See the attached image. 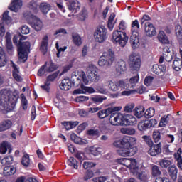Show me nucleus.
<instances>
[{
  "instance_id": "de8ad7c7",
  "label": "nucleus",
  "mask_w": 182,
  "mask_h": 182,
  "mask_svg": "<svg viewBox=\"0 0 182 182\" xmlns=\"http://www.w3.org/2000/svg\"><path fill=\"white\" fill-rule=\"evenodd\" d=\"M21 105L23 110H26L28 109V100H26V97L25 95L21 94Z\"/></svg>"
},
{
  "instance_id": "e433bc0d",
  "label": "nucleus",
  "mask_w": 182,
  "mask_h": 182,
  "mask_svg": "<svg viewBox=\"0 0 182 182\" xmlns=\"http://www.w3.org/2000/svg\"><path fill=\"white\" fill-rule=\"evenodd\" d=\"M175 159H176L177 162H178V167L181 170H182V157H181V149H179L178 150L177 154H175Z\"/></svg>"
},
{
  "instance_id": "680f3d73",
  "label": "nucleus",
  "mask_w": 182,
  "mask_h": 182,
  "mask_svg": "<svg viewBox=\"0 0 182 182\" xmlns=\"http://www.w3.org/2000/svg\"><path fill=\"white\" fill-rule=\"evenodd\" d=\"M87 134H89V136H92L93 137H99V130L90 129L87 131Z\"/></svg>"
},
{
  "instance_id": "8fccbe9b",
  "label": "nucleus",
  "mask_w": 182,
  "mask_h": 182,
  "mask_svg": "<svg viewBox=\"0 0 182 182\" xmlns=\"http://www.w3.org/2000/svg\"><path fill=\"white\" fill-rule=\"evenodd\" d=\"M58 76H59V71H56L54 73L48 75L46 78V82H49V83H50V82H53L55 79L58 77Z\"/></svg>"
},
{
  "instance_id": "39448f33",
  "label": "nucleus",
  "mask_w": 182,
  "mask_h": 182,
  "mask_svg": "<svg viewBox=\"0 0 182 182\" xmlns=\"http://www.w3.org/2000/svg\"><path fill=\"white\" fill-rule=\"evenodd\" d=\"M116 57L114 56V52L111 50H108V53H104L98 60L99 66H104V68H110L113 65Z\"/></svg>"
},
{
  "instance_id": "58836bf2",
  "label": "nucleus",
  "mask_w": 182,
  "mask_h": 182,
  "mask_svg": "<svg viewBox=\"0 0 182 182\" xmlns=\"http://www.w3.org/2000/svg\"><path fill=\"white\" fill-rule=\"evenodd\" d=\"M170 114L164 115L163 117L161 118L160 122H159V127H164L168 123V120H170L169 118Z\"/></svg>"
},
{
  "instance_id": "9d476101",
  "label": "nucleus",
  "mask_w": 182,
  "mask_h": 182,
  "mask_svg": "<svg viewBox=\"0 0 182 182\" xmlns=\"http://www.w3.org/2000/svg\"><path fill=\"white\" fill-rule=\"evenodd\" d=\"M120 110H122V107H112L107 108V109L100 110L97 114L98 117L100 119H105L111 114L109 119H112V116L117 113V112H120Z\"/></svg>"
},
{
  "instance_id": "c9c22d12",
  "label": "nucleus",
  "mask_w": 182,
  "mask_h": 182,
  "mask_svg": "<svg viewBox=\"0 0 182 182\" xmlns=\"http://www.w3.org/2000/svg\"><path fill=\"white\" fill-rule=\"evenodd\" d=\"M40 9L43 14H48L50 11V4L46 2H43L40 4Z\"/></svg>"
},
{
  "instance_id": "4be33fe9",
  "label": "nucleus",
  "mask_w": 182,
  "mask_h": 182,
  "mask_svg": "<svg viewBox=\"0 0 182 182\" xmlns=\"http://www.w3.org/2000/svg\"><path fill=\"white\" fill-rule=\"evenodd\" d=\"M22 5L23 3L21 0H13L9 9L10 11H13V12H18V11L22 8Z\"/></svg>"
},
{
  "instance_id": "72a5a7b5",
  "label": "nucleus",
  "mask_w": 182,
  "mask_h": 182,
  "mask_svg": "<svg viewBox=\"0 0 182 182\" xmlns=\"http://www.w3.org/2000/svg\"><path fill=\"white\" fill-rule=\"evenodd\" d=\"M161 130L163 129L154 131L152 136H153L154 143H159L160 140H161V136H163V133H161Z\"/></svg>"
},
{
  "instance_id": "c756f323",
  "label": "nucleus",
  "mask_w": 182,
  "mask_h": 182,
  "mask_svg": "<svg viewBox=\"0 0 182 182\" xmlns=\"http://www.w3.org/2000/svg\"><path fill=\"white\" fill-rule=\"evenodd\" d=\"M168 171L169 176L172 178V180H176L177 179V173H178V171L177 169V166H170L168 168Z\"/></svg>"
},
{
  "instance_id": "69168bd1",
  "label": "nucleus",
  "mask_w": 182,
  "mask_h": 182,
  "mask_svg": "<svg viewBox=\"0 0 182 182\" xmlns=\"http://www.w3.org/2000/svg\"><path fill=\"white\" fill-rule=\"evenodd\" d=\"M102 129L104 133H112V125L110 124L103 126Z\"/></svg>"
},
{
  "instance_id": "864d4df0",
  "label": "nucleus",
  "mask_w": 182,
  "mask_h": 182,
  "mask_svg": "<svg viewBox=\"0 0 182 182\" xmlns=\"http://www.w3.org/2000/svg\"><path fill=\"white\" fill-rule=\"evenodd\" d=\"M139 29H140V24L139 23V21L135 20V21H132V33L137 32V31H139Z\"/></svg>"
},
{
  "instance_id": "412c9836",
  "label": "nucleus",
  "mask_w": 182,
  "mask_h": 182,
  "mask_svg": "<svg viewBox=\"0 0 182 182\" xmlns=\"http://www.w3.org/2000/svg\"><path fill=\"white\" fill-rule=\"evenodd\" d=\"M139 75L136 76H134L131 77L129 80V83H127V81H124V86H127L126 89H129V87H134L139 83Z\"/></svg>"
},
{
  "instance_id": "423d86ee",
  "label": "nucleus",
  "mask_w": 182,
  "mask_h": 182,
  "mask_svg": "<svg viewBox=\"0 0 182 182\" xmlns=\"http://www.w3.org/2000/svg\"><path fill=\"white\" fill-rule=\"evenodd\" d=\"M129 41V37L126 35L124 31L117 30L112 33V42L113 43H119L120 46L124 48Z\"/></svg>"
},
{
  "instance_id": "c03bdc74",
  "label": "nucleus",
  "mask_w": 182,
  "mask_h": 182,
  "mask_svg": "<svg viewBox=\"0 0 182 182\" xmlns=\"http://www.w3.org/2000/svg\"><path fill=\"white\" fill-rule=\"evenodd\" d=\"M29 163H31L29 155L26 154L23 156L21 164L24 167H28V166H29Z\"/></svg>"
},
{
  "instance_id": "e2e57ef3",
  "label": "nucleus",
  "mask_w": 182,
  "mask_h": 182,
  "mask_svg": "<svg viewBox=\"0 0 182 182\" xmlns=\"http://www.w3.org/2000/svg\"><path fill=\"white\" fill-rule=\"evenodd\" d=\"M41 87L43 90L49 93V90H50V82L46 81L45 85H41Z\"/></svg>"
},
{
  "instance_id": "774afa93",
  "label": "nucleus",
  "mask_w": 182,
  "mask_h": 182,
  "mask_svg": "<svg viewBox=\"0 0 182 182\" xmlns=\"http://www.w3.org/2000/svg\"><path fill=\"white\" fill-rule=\"evenodd\" d=\"M79 17L81 21H85L87 18V11L82 10L79 14Z\"/></svg>"
},
{
  "instance_id": "a19ab883",
  "label": "nucleus",
  "mask_w": 182,
  "mask_h": 182,
  "mask_svg": "<svg viewBox=\"0 0 182 182\" xmlns=\"http://www.w3.org/2000/svg\"><path fill=\"white\" fill-rule=\"evenodd\" d=\"M159 164L162 168H167L168 166L171 165V161L167 159H161Z\"/></svg>"
},
{
  "instance_id": "49530a36",
  "label": "nucleus",
  "mask_w": 182,
  "mask_h": 182,
  "mask_svg": "<svg viewBox=\"0 0 182 182\" xmlns=\"http://www.w3.org/2000/svg\"><path fill=\"white\" fill-rule=\"evenodd\" d=\"M56 69H58V65H56L55 63L51 61L48 67L47 68V69H46V72H48L50 73L51 72H55Z\"/></svg>"
},
{
  "instance_id": "aec40b11",
  "label": "nucleus",
  "mask_w": 182,
  "mask_h": 182,
  "mask_svg": "<svg viewBox=\"0 0 182 182\" xmlns=\"http://www.w3.org/2000/svg\"><path fill=\"white\" fill-rule=\"evenodd\" d=\"M6 48L7 49L8 53L12 55L14 52V46L12 45V37H11V33H6Z\"/></svg>"
},
{
  "instance_id": "dca6fc26",
  "label": "nucleus",
  "mask_w": 182,
  "mask_h": 182,
  "mask_svg": "<svg viewBox=\"0 0 182 182\" xmlns=\"http://www.w3.org/2000/svg\"><path fill=\"white\" fill-rule=\"evenodd\" d=\"M145 33L146 36H149V38H151L153 36H156L157 35V31H156V27L153 25V23L150 22H146L145 23Z\"/></svg>"
},
{
  "instance_id": "f257e3e1",
  "label": "nucleus",
  "mask_w": 182,
  "mask_h": 182,
  "mask_svg": "<svg viewBox=\"0 0 182 182\" xmlns=\"http://www.w3.org/2000/svg\"><path fill=\"white\" fill-rule=\"evenodd\" d=\"M18 102V95L8 90L4 89L0 90V106L1 109L6 112H12L16 106Z\"/></svg>"
},
{
  "instance_id": "393cba45",
  "label": "nucleus",
  "mask_w": 182,
  "mask_h": 182,
  "mask_svg": "<svg viewBox=\"0 0 182 182\" xmlns=\"http://www.w3.org/2000/svg\"><path fill=\"white\" fill-rule=\"evenodd\" d=\"M12 127V121L9 119H6L0 122V132H5Z\"/></svg>"
},
{
  "instance_id": "a211bd4d",
  "label": "nucleus",
  "mask_w": 182,
  "mask_h": 182,
  "mask_svg": "<svg viewBox=\"0 0 182 182\" xmlns=\"http://www.w3.org/2000/svg\"><path fill=\"white\" fill-rule=\"evenodd\" d=\"M116 72L118 75H123L126 70H127V68L126 67V62L123 60H119L117 61L116 64Z\"/></svg>"
},
{
  "instance_id": "09e8293b",
  "label": "nucleus",
  "mask_w": 182,
  "mask_h": 182,
  "mask_svg": "<svg viewBox=\"0 0 182 182\" xmlns=\"http://www.w3.org/2000/svg\"><path fill=\"white\" fill-rule=\"evenodd\" d=\"M68 165L70 166V167H73V168H75V170H77V161L73 157H70L68 159Z\"/></svg>"
},
{
  "instance_id": "ddd939ff",
  "label": "nucleus",
  "mask_w": 182,
  "mask_h": 182,
  "mask_svg": "<svg viewBox=\"0 0 182 182\" xmlns=\"http://www.w3.org/2000/svg\"><path fill=\"white\" fill-rule=\"evenodd\" d=\"M157 124V120L151 119L150 120H146L139 122L138 129L140 132H145L151 127H154Z\"/></svg>"
},
{
  "instance_id": "5701e85b",
  "label": "nucleus",
  "mask_w": 182,
  "mask_h": 182,
  "mask_svg": "<svg viewBox=\"0 0 182 182\" xmlns=\"http://www.w3.org/2000/svg\"><path fill=\"white\" fill-rule=\"evenodd\" d=\"M158 39L161 43L163 45H168L170 43V41L168 40V37L166 35L164 31H161L158 34Z\"/></svg>"
},
{
  "instance_id": "0eeeda50",
  "label": "nucleus",
  "mask_w": 182,
  "mask_h": 182,
  "mask_svg": "<svg viewBox=\"0 0 182 182\" xmlns=\"http://www.w3.org/2000/svg\"><path fill=\"white\" fill-rule=\"evenodd\" d=\"M129 41V37L126 35L124 31L117 30L112 33V42L113 43H119L120 46L124 48Z\"/></svg>"
},
{
  "instance_id": "f3484780",
  "label": "nucleus",
  "mask_w": 182,
  "mask_h": 182,
  "mask_svg": "<svg viewBox=\"0 0 182 182\" xmlns=\"http://www.w3.org/2000/svg\"><path fill=\"white\" fill-rule=\"evenodd\" d=\"M69 11L76 14L78 11H80V3L77 0H71L68 4Z\"/></svg>"
},
{
  "instance_id": "052dcab7",
  "label": "nucleus",
  "mask_w": 182,
  "mask_h": 182,
  "mask_svg": "<svg viewBox=\"0 0 182 182\" xmlns=\"http://www.w3.org/2000/svg\"><path fill=\"white\" fill-rule=\"evenodd\" d=\"M46 65H48V63H46L38 71V76H43L46 72Z\"/></svg>"
},
{
  "instance_id": "13d9d810",
  "label": "nucleus",
  "mask_w": 182,
  "mask_h": 182,
  "mask_svg": "<svg viewBox=\"0 0 182 182\" xmlns=\"http://www.w3.org/2000/svg\"><path fill=\"white\" fill-rule=\"evenodd\" d=\"M142 139H144L145 143H146V144H148V146L149 147L154 146L153 145V140H151V137L144 135V136H142Z\"/></svg>"
},
{
  "instance_id": "20e7f679",
  "label": "nucleus",
  "mask_w": 182,
  "mask_h": 182,
  "mask_svg": "<svg viewBox=\"0 0 182 182\" xmlns=\"http://www.w3.org/2000/svg\"><path fill=\"white\" fill-rule=\"evenodd\" d=\"M21 36L19 40V43L18 45V59L20 60H22V62H26L28 60V50H29V48H31V43L26 41V42H22V41L26 39V36Z\"/></svg>"
},
{
  "instance_id": "1a4fd4ad",
  "label": "nucleus",
  "mask_w": 182,
  "mask_h": 182,
  "mask_svg": "<svg viewBox=\"0 0 182 182\" xmlns=\"http://www.w3.org/2000/svg\"><path fill=\"white\" fill-rule=\"evenodd\" d=\"M128 65L131 70H140L141 66V59L139 55L132 53L129 56Z\"/></svg>"
},
{
  "instance_id": "5fc2aeb1",
  "label": "nucleus",
  "mask_w": 182,
  "mask_h": 182,
  "mask_svg": "<svg viewBox=\"0 0 182 182\" xmlns=\"http://www.w3.org/2000/svg\"><path fill=\"white\" fill-rule=\"evenodd\" d=\"M175 31H176V34L177 38H178L179 39H181V38H182L181 26H180V24H177L175 27Z\"/></svg>"
},
{
  "instance_id": "bb28decb",
  "label": "nucleus",
  "mask_w": 182,
  "mask_h": 182,
  "mask_svg": "<svg viewBox=\"0 0 182 182\" xmlns=\"http://www.w3.org/2000/svg\"><path fill=\"white\" fill-rule=\"evenodd\" d=\"M31 26L35 29V31H39L43 28V23L39 18H34L33 22L31 23Z\"/></svg>"
},
{
  "instance_id": "338daca9",
  "label": "nucleus",
  "mask_w": 182,
  "mask_h": 182,
  "mask_svg": "<svg viewBox=\"0 0 182 182\" xmlns=\"http://www.w3.org/2000/svg\"><path fill=\"white\" fill-rule=\"evenodd\" d=\"M95 166H96V164L93 162L85 161L83 164V168L87 170L88 168H92V167H95Z\"/></svg>"
},
{
  "instance_id": "4d7b16f0",
  "label": "nucleus",
  "mask_w": 182,
  "mask_h": 182,
  "mask_svg": "<svg viewBox=\"0 0 182 182\" xmlns=\"http://www.w3.org/2000/svg\"><path fill=\"white\" fill-rule=\"evenodd\" d=\"M90 151L93 156H99L100 154V148L92 146L90 149Z\"/></svg>"
},
{
  "instance_id": "7c9ffc66",
  "label": "nucleus",
  "mask_w": 182,
  "mask_h": 182,
  "mask_svg": "<svg viewBox=\"0 0 182 182\" xmlns=\"http://www.w3.org/2000/svg\"><path fill=\"white\" fill-rule=\"evenodd\" d=\"M132 173L134 174V176H136V177H137V178L140 180V181L147 182V175H146V173L143 172L140 173L139 172V170L134 171Z\"/></svg>"
},
{
  "instance_id": "b1692460",
  "label": "nucleus",
  "mask_w": 182,
  "mask_h": 182,
  "mask_svg": "<svg viewBox=\"0 0 182 182\" xmlns=\"http://www.w3.org/2000/svg\"><path fill=\"white\" fill-rule=\"evenodd\" d=\"M60 88L61 90H69L72 88V81L68 78L63 80L60 84Z\"/></svg>"
},
{
  "instance_id": "603ef678",
  "label": "nucleus",
  "mask_w": 182,
  "mask_h": 182,
  "mask_svg": "<svg viewBox=\"0 0 182 182\" xmlns=\"http://www.w3.org/2000/svg\"><path fill=\"white\" fill-rule=\"evenodd\" d=\"M173 68L174 70L178 72L181 69V60H175L173 63Z\"/></svg>"
},
{
  "instance_id": "0e129e2a",
  "label": "nucleus",
  "mask_w": 182,
  "mask_h": 182,
  "mask_svg": "<svg viewBox=\"0 0 182 182\" xmlns=\"http://www.w3.org/2000/svg\"><path fill=\"white\" fill-rule=\"evenodd\" d=\"M31 32V28L26 25H24L21 27V33L22 35H28Z\"/></svg>"
},
{
  "instance_id": "6e6552de",
  "label": "nucleus",
  "mask_w": 182,
  "mask_h": 182,
  "mask_svg": "<svg viewBox=\"0 0 182 182\" xmlns=\"http://www.w3.org/2000/svg\"><path fill=\"white\" fill-rule=\"evenodd\" d=\"M94 39L98 43H104L107 39V30L105 26L101 25L96 28L94 32Z\"/></svg>"
},
{
  "instance_id": "473e14b6",
  "label": "nucleus",
  "mask_w": 182,
  "mask_h": 182,
  "mask_svg": "<svg viewBox=\"0 0 182 182\" xmlns=\"http://www.w3.org/2000/svg\"><path fill=\"white\" fill-rule=\"evenodd\" d=\"M16 173V168L14 166H5L4 168V176H12Z\"/></svg>"
},
{
  "instance_id": "cd10ccee",
  "label": "nucleus",
  "mask_w": 182,
  "mask_h": 182,
  "mask_svg": "<svg viewBox=\"0 0 182 182\" xmlns=\"http://www.w3.org/2000/svg\"><path fill=\"white\" fill-rule=\"evenodd\" d=\"M8 62V58H6V55L2 47H0V68H4Z\"/></svg>"
},
{
  "instance_id": "a18cd8bd",
  "label": "nucleus",
  "mask_w": 182,
  "mask_h": 182,
  "mask_svg": "<svg viewBox=\"0 0 182 182\" xmlns=\"http://www.w3.org/2000/svg\"><path fill=\"white\" fill-rule=\"evenodd\" d=\"M155 110L154 108L150 107L145 112V117L146 119H150L154 116Z\"/></svg>"
},
{
  "instance_id": "4c0bfd02",
  "label": "nucleus",
  "mask_w": 182,
  "mask_h": 182,
  "mask_svg": "<svg viewBox=\"0 0 182 182\" xmlns=\"http://www.w3.org/2000/svg\"><path fill=\"white\" fill-rule=\"evenodd\" d=\"M11 145L9 144V143L4 141L0 146V153H1L2 154H5V153L8 151V149H9Z\"/></svg>"
},
{
  "instance_id": "37998d69",
  "label": "nucleus",
  "mask_w": 182,
  "mask_h": 182,
  "mask_svg": "<svg viewBox=\"0 0 182 182\" xmlns=\"http://www.w3.org/2000/svg\"><path fill=\"white\" fill-rule=\"evenodd\" d=\"M161 174V171L157 165H154L152 166V176L153 177H159Z\"/></svg>"
},
{
  "instance_id": "2f4dec72",
  "label": "nucleus",
  "mask_w": 182,
  "mask_h": 182,
  "mask_svg": "<svg viewBox=\"0 0 182 182\" xmlns=\"http://www.w3.org/2000/svg\"><path fill=\"white\" fill-rule=\"evenodd\" d=\"M144 110H145V109H144V107H143V106L136 107L135 110H134V115L138 119H141V117H143V116H145Z\"/></svg>"
},
{
  "instance_id": "79ce46f5",
  "label": "nucleus",
  "mask_w": 182,
  "mask_h": 182,
  "mask_svg": "<svg viewBox=\"0 0 182 182\" xmlns=\"http://www.w3.org/2000/svg\"><path fill=\"white\" fill-rule=\"evenodd\" d=\"M106 97L102 95H96L93 97H91V100L94 103H102L103 100H106Z\"/></svg>"
},
{
  "instance_id": "3c124183",
  "label": "nucleus",
  "mask_w": 182,
  "mask_h": 182,
  "mask_svg": "<svg viewBox=\"0 0 182 182\" xmlns=\"http://www.w3.org/2000/svg\"><path fill=\"white\" fill-rule=\"evenodd\" d=\"M9 14V11H6L2 15V21H4V22H6V23H11V21H12L11 16L8 15Z\"/></svg>"
},
{
  "instance_id": "f8f14e48",
  "label": "nucleus",
  "mask_w": 182,
  "mask_h": 182,
  "mask_svg": "<svg viewBox=\"0 0 182 182\" xmlns=\"http://www.w3.org/2000/svg\"><path fill=\"white\" fill-rule=\"evenodd\" d=\"M119 163L123 166H125V167L130 168L131 173L136 171V170H139V167L136 166L137 162L136 161V159L124 158L119 159Z\"/></svg>"
},
{
  "instance_id": "7ed1b4c3",
  "label": "nucleus",
  "mask_w": 182,
  "mask_h": 182,
  "mask_svg": "<svg viewBox=\"0 0 182 182\" xmlns=\"http://www.w3.org/2000/svg\"><path fill=\"white\" fill-rule=\"evenodd\" d=\"M109 120L112 126H119V124H122V126H134L137 123V119L132 114L123 115L117 112L112 114Z\"/></svg>"
},
{
  "instance_id": "a878e982",
  "label": "nucleus",
  "mask_w": 182,
  "mask_h": 182,
  "mask_svg": "<svg viewBox=\"0 0 182 182\" xmlns=\"http://www.w3.org/2000/svg\"><path fill=\"white\" fill-rule=\"evenodd\" d=\"M11 66L13 68V77L16 80V82H21L22 80V77L19 75V70L18 66L11 61Z\"/></svg>"
},
{
  "instance_id": "f03ea898",
  "label": "nucleus",
  "mask_w": 182,
  "mask_h": 182,
  "mask_svg": "<svg viewBox=\"0 0 182 182\" xmlns=\"http://www.w3.org/2000/svg\"><path fill=\"white\" fill-rule=\"evenodd\" d=\"M136 144V138L132 136H124L121 140H117L113 142L114 147L119 149L117 150V154L122 157H129L132 156L130 149Z\"/></svg>"
},
{
  "instance_id": "9b49d317",
  "label": "nucleus",
  "mask_w": 182,
  "mask_h": 182,
  "mask_svg": "<svg viewBox=\"0 0 182 182\" xmlns=\"http://www.w3.org/2000/svg\"><path fill=\"white\" fill-rule=\"evenodd\" d=\"M87 79L90 82L97 83L100 80V75H99V70L95 66H90L87 68Z\"/></svg>"
},
{
  "instance_id": "6e6d98bb",
  "label": "nucleus",
  "mask_w": 182,
  "mask_h": 182,
  "mask_svg": "<svg viewBox=\"0 0 182 182\" xmlns=\"http://www.w3.org/2000/svg\"><path fill=\"white\" fill-rule=\"evenodd\" d=\"M2 163H5L6 166H9V164H12L14 161V157L12 156H8L2 159Z\"/></svg>"
},
{
  "instance_id": "2eb2a0df",
  "label": "nucleus",
  "mask_w": 182,
  "mask_h": 182,
  "mask_svg": "<svg viewBox=\"0 0 182 182\" xmlns=\"http://www.w3.org/2000/svg\"><path fill=\"white\" fill-rule=\"evenodd\" d=\"M129 43L133 50L138 49L140 46V40H139V31H134L130 37Z\"/></svg>"
},
{
  "instance_id": "6ab92c4d",
  "label": "nucleus",
  "mask_w": 182,
  "mask_h": 182,
  "mask_svg": "<svg viewBox=\"0 0 182 182\" xmlns=\"http://www.w3.org/2000/svg\"><path fill=\"white\" fill-rule=\"evenodd\" d=\"M150 149L148 151L149 154L150 156H159L160 153H161V143H159L156 145H152L151 146H149Z\"/></svg>"
},
{
  "instance_id": "bf43d9fd",
  "label": "nucleus",
  "mask_w": 182,
  "mask_h": 182,
  "mask_svg": "<svg viewBox=\"0 0 182 182\" xmlns=\"http://www.w3.org/2000/svg\"><path fill=\"white\" fill-rule=\"evenodd\" d=\"M28 6L31 11H36V9H38V4L35 1H30Z\"/></svg>"
},
{
  "instance_id": "4468645a",
  "label": "nucleus",
  "mask_w": 182,
  "mask_h": 182,
  "mask_svg": "<svg viewBox=\"0 0 182 182\" xmlns=\"http://www.w3.org/2000/svg\"><path fill=\"white\" fill-rule=\"evenodd\" d=\"M108 87L112 92H117L120 89H126L127 86L124 85V81L119 80L118 82L110 80L109 81Z\"/></svg>"
},
{
  "instance_id": "ea45409f",
  "label": "nucleus",
  "mask_w": 182,
  "mask_h": 182,
  "mask_svg": "<svg viewBox=\"0 0 182 182\" xmlns=\"http://www.w3.org/2000/svg\"><path fill=\"white\" fill-rule=\"evenodd\" d=\"M120 132L122 134L133 135L136 133V129L133 128H121Z\"/></svg>"
},
{
  "instance_id": "c85d7f7f",
  "label": "nucleus",
  "mask_w": 182,
  "mask_h": 182,
  "mask_svg": "<svg viewBox=\"0 0 182 182\" xmlns=\"http://www.w3.org/2000/svg\"><path fill=\"white\" fill-rule=\"evenodd\" d=\"M48 41H49V38L48 36H46L43 37L41 46V50L43 53V55H46V52H48Z\"/></svg>"
},
{
  "instance_id": "f704fd0d",
  "label": "nucleus",
  "mask_w": 182,
  "mask_h": 182,
  "mask_svg": "<svg viewBox=\"0 0 182 182\" xmlns=\"http://www.w3.org/2000/svg\"><path fill=\"white\" fill-rule=\"evenodd\" d=\"M72 40L76 46H80V45H82V37L77 33H73Z\"/></svg>"
}]
</instances>
